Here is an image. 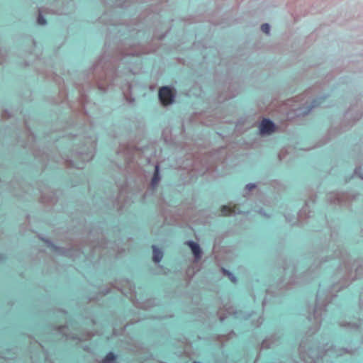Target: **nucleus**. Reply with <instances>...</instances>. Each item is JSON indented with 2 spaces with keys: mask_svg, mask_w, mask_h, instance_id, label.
Returning a JSON list of instances; mask_svg holds the SVG:
<instances>
[{
  "mask_svg": "<svg viewBox=\"0 0 363 363\" xmlns=\"http://www.w3.org/2000/svg\"><path fill=\"white\" fill-rule=\"evenodd\" d=\"M321 260H315L313 266L303 273L301 278L294 274L289 277V280L283 286L289 287L291 284H299L313 279L316 273L315 270L327 268L328 266H337L336 277L340 278L338 283L333 284L328 291L319 289L316 296V303L313 314L308 316V320H313V326L310 330L312 333L317 331L322 322L323 315H325L329 304L332 303L336 295L335 293L347 287L352 280L358 279L363 275V264L362 261L354 260L351 264V258L345 250L341 248L339 241L331 235L328 247L321 251Z\"/></svg>",
  "mask_w": 363,
  "mask_h": 363,
  "instance_id": "f257e3e1",
  "label": "nucleus"
},
{
  "mask_svg": "<svg viewBox=\"0 0 363 363\" xmlns=\"http://www.w3.org/2000/svg\"><path fill=\"white\" fill-rule=\"evenodd\" d=\"M105 46L107 49L110 47L107 43ZM147 52V49L143 46H132L126 42L113 50H106L94 65L82 87L86 91V89L97 87L99 90L105 91L109 86H118L123 98L132 104L134 99L130 94L132 85L130 77L135 73L133 65L139 60V55Z\"/></svg>",
  "mask_w": 363,
  "mask_h": 363,
  "instance_id": "f03ea898",
  "label": "nucleus"
},
{
  "mask_svg": "<svg viewBox=\"0 0 363 363\" xmlns=\"http://www.w3.org/2000/svg\"><path fill=\"white\" fill-rule=\"evenodd\" d=\"M105 46L107 49L110 47L107 43ZM147 52V49L143 46H132L126 42L113 50H106L94 65L82 87L86 91V89L97 87L99 90L105 91L109 86H118L123 98L132 104L134 99L130 94L132 85L130 77L135 73L133 65L139 60V55Z\"/></svg>",
  "mask_w": 363,
  "mask_h": 363,
  "instance_id": "7ed1b4c3",
  "label": "nucleus"
},
{
  "mask_svg": "<svg viewBox=\"0 0 363 363\" xmlns=\"http://www.w3.org/2000/svg\"><path fill=\"white\" fill-rule=\"evenodd\" d=\"M79 95L76 105H70L74 118L64 127V140H69L72 150L69 155H62L61 160L69 167L83 169L85 163L94 157L96 138L90 116L89 106L92 104L84 87L79 88Z\"/></svg>",
  "mask_w": 363,
  "mask_h": 363,
  "instance_id": "20e7f679",
  "label": "nucleus"
},
{
  "mask_svg": "<svg viewBox=\"0 0 363 363\" xmlns=\"http://www.w3.org/2000/svg\"><path fill=\"white\" fill-rule=\"evenodd\" d=\"M313 89L306 90L304 93L295 97L296 102L300 104L299 107L295 108L297 116L307 115L313 108L323 104L325 96H318L315 99H311Z\"/></svg>",
  "mask_w": 363,
  "mask_h": 363,
  "instance_id": "39448f33",
  "label": "nucleus"
},
{
  "mask_svg": "<svg viewBox=\"0 0 363 363\" xmlns=\"http://www.w3.org/2000/svg\"><path fill=\"white\" fill-rule=\"evenodd\" d=\"M360 314L359 318H345L344 320H340V327L345 328L346 330L354 332L363 337V299L360 296Z\"/></svg>",
  "mask_w": 363,
  "mask_h": 363,
  "instance_id": "423d86ee",
  "label": "nucleus"
},
{
  "mask_svg": "<svg viewBox=\"0 0 363 363\" xmlns=\"http://www.w3.org/2000/svg\"><path fill=\"white\" fill-rule=\"evenodd\" d=\"M311 202L313 203V201L311 200L308 201L306 203L305 206L301 208V210H300V211L298 213H296V216H293L292 217H291V216L289 214H285L284 217L286 218V220L288 223H291L292 225H294L296 223L302 224L303 223V220L305 218L311 217V215H310V213H311V211L310 210V203Z\"/></svg>",
  "mask_w": 363,
  "mask_h": 363,
  "instance_id": "0eeeda50",
  "label": "nucleus"
},
{
  "mask_svg": "<svg viewBox=\"0 0 363 363\" xmlns=\"http://www.w3.org/2000/svg\"><path fill=\"white\" fill-rule=\"evenodd\" d=\"M45 242L47 244L48 247L49 248H50L52 252H53L56 254L60 255L65 256V257H74L79 253H83V254L85 253L84 249L82 247H79L77 250H74L72 247V248H65V247H57V246L55 245L49 240H45Z\"/></svg>",
  "mask_w": 363,
  "mask_h": 363,
  "instance_id": "6e6552de",
  "label": "nucleus"
},
{
  "mask_svg": "<svg viewBox=\"0 0 363 363\" xmlns=\"http://www.w3.org/2000/svg\"><path fill=\"white\" fill-rule=\"evenodd\" d=\"M357 196L353 193H330L327 199L333 204L346 205L349 201L355 200Z\"/></svg>",
  "mask_w": 363,
  "mask_h": 363,
  "instance_id": "1a4fd4ad",
  "label": "nucleus"
},
{
  "mask_svg": "<svg viewBox=\"0 0 363 363\" xmlns=\"http://www.w3.org/2000/svg\"><path fill=\"white\" fill-rule=\"evenodd\" d=\"M135 150L130 146H123L120 148L118 152V155L124 159L125 169L128 171V169H131L132 167H135Z\"/></svg>",
  "mask_w": 363,
  "mask_h": 363,
  "instance_id": "9d476101",
  "label": "nucleus"
},
{
  "mask_svg": "<svg viewBox=\"0 0 363 363\" xmlns=\"http://www.w3.org/2000/svg\"><path fill=\"white\" fill-rule=\"evenodd\" d=\"M67 326H60L55 329V331L62 335L63 337H65L67 339H72L78 341H85L89 340L92 335L90 333H87L85 334H79L78 333H68L67 332Z\"/></svg>",
  "mask_w": 363,
  "mask_h": 363,
  "instance_id": "9b49d317",
  "label": "nucleus"
},
{
  "mask_svg": "<svg viewBox=\"0 0 363 363\" xmlns=\"http://www.w3.org/2000/svg\"><path fill=\"white\" fill-rule=\"evenodd\" d=\"M158 96L161 104L164 106H167L174 102L175 93L172 88L163 86L160 89Z\"/></svg>",
  "mask_w": 363,
  "mask_h": 363,
  "instance_id": "f8f14e48",
  "label": "nucleus"
},
{
  "mask_svg": "<svg viewBox=\"0 0 363 363\" xmlns=\"http://www.w3.org/2000/svg\"><path fill=\"white\" fill-rule=\"evenodd\" d=\"M275 129L274 123L269 118H264L259 125V134L262 136L271 135Z\"/></svg>",
  "mask_w": 363,
  "mask_h": 363,
  "instance_id": "ddd939ff",
  "label": "nucleus"
},
{
  "mask_svg": "<svg viewBox=\"0 0 363 363\" xmlns=\"http://www.w3.org/2000/svg\"><path fill=\"white\" fill-rule=\"evenodd\" d=\"M161 180V174H160V166L158 164H156L155 166V170L153 172L152 177L151 179L150 188L147 189V191L144 194V199L146 198V196L149 194V193L153 192L157 186L160 182Z\"/></svg>",
  "mask_w": 363,
  "mask_h": 363,
  "instance_id": "4468645a",
  "label": "nucleus"
},
{
  "mask_svg": "<svg viewBox=\"0 0 363 363\" xmlns=\"http://www.w3.org/2000/svg\"><path fill=\"white\" fill-rule=\"evenodd\" d=\"M247 212L248 210L241 209L236 204H234L233 206H232L231 204L223 206L220 209V213L222 216H232L235 214L245 213Z\"/></svg>",
  "mask_w": 363,
  "mask_h": 363,
  "instance_id": "2eb2a0df",
  "label": "nucleus"
},
{
  "mask_svg": "<svg viewBox=\"0 0 363 363\" xmlns=\"http://www.w3.org/2000/svg\"><path fill=\"white\" fill-rule=\"evenodd\" d=\"M185 245H186L191 249L195 262H198L201 258L203 254L202 250L199 245L193 240L186 241Z\"/></svg>",
  "mask_w": 363,
  "mask_h": 363,
  "instance_id": "dca6fc26",
  "label": "nucleus"
},
{
  "mask_svg": "<svg viewBox=\"0 0 363 363\" xmlns=\"http://www.w3.org/2000/svg\"><path fill=\"white\" fill-rule=\"evenodd\" d=\"M362 116V106L350 108L346 113V117L352 118L354 121H358Z\"/></svg>",
  "mask_w": 363,
  "mask_h": 363,
  "instance_id": "f3484780",
  "label": "nucleus"
},
{
  "mask_svg": "<svg viewBox=\"0 0 363 363\" xmlns=\"http://www.w3.org/2000/svg\"><path fill=\"white\" fill-rule=\"evenodd\" d=\"M108 247V244L103 238L97 239V240H90L89 248L96 252L98 249H104Z\"/></svg>",
  "mask_w": 363,
  "mask_h": 363,
  "instance_id": "a211bd4d",
  "label": "nucleus"
},
{
  "mask_svg": "<svg viewBox=\"0 0 363 363\" xmlns=\"http://www.w3.org/2000/svg\"><path fill=\"white\" fill-rule=\"evenodd\" d=\"M25 126L26 128V134L28 136V139L27 141L24 143L23 147H28L29 149H33V143L35 142V136L28 127L26 122L25 123Z\"/></svg>",
  "mask_w": 363,
  "mask_h": 363,
  "instance_id": "6ab92c4d",
  "label": "nucleus"
},
{
  "mask_svg": "<svg viewBox=\"0 0 363 363\" xmlns=\"http://www.w3.org/2000/svg\"><path fill=\"white\" fill-rule=\"evenodd\" d=\"M225 311L227 315H233L236 318H244L245 320H247L250 318L253 314H247V315H243L242 311H236L233 307H226Z\"/></svg>",
  "mask_w": 363,
  "mask_h": 363,
  "instance_id": "aec40b11",
  "label": "nucleus"
},
{
  "mask_svg": "<svg viewBox=\"0 0 363 363\" xmlns=\"http://www.w3.org/2000/svg\"><path fill=\"white\" fill-rule=\"evenodd\" d=\"M152 259L155 263H159L163 257V252L157 248L155 245H152Z\"/></svg>",
  "mask_w": 363,
  "mask_h": 363,
  "instance_id": "412c9836",
  "label": "nucleus"
},
{
  "mask_svg": "<svg viewBox=\"0 0 363 363\" xmlns=\"http://www.w3.org/2000/svg\"><path fill=\"white\" fill-rule=\"evenodd\" d=\"M276 341L274 336L264 340L261 345V349H268L274 347V345H276Z\"/></svg>",
  "mask_w": 363,
  "mask_h": 363,
  "instance_id": "4be33fe9",
  "label": "nucleus"
},
{
  "mask_svg": "<svg viewBox=\"0 0 363 363\" xmlns=\"http://www.w3.org/2000/svg\"><path fill=\"white\" fill-rule=\"evenodd\" d=\"M116 357V355L113 352H109L103 359V363H113Z\"/></svg>",
  "mask_w": 363,
  "mask_h": 363,
  "instance_id": "5701e85b",
  "label": "nucleus"
},
{
  "mask_svg": "<svg viewBox=\"0 0 363 363\" xmlns=\"http://www.w3.org/2000/svg\"><path fill=\"white\" fill-rule=\"evenodd\" d=\"M128 1L129 0H116V1L113 3V6L120 8H125L129 6L128 4Z\"/></svg>",
  "mask_w": 363,
  "mask_h": 363,
  "instance_id": "b1692460",
  "label": "nucleus"
},
{
  "mask_svg": "<svg viewBox=\"0 0 363 363\" xmlns=\"http://www.w3.org/2000/svg\"><path fill=\"white\" fill-rule=\"evenodd\" d=\"M41 199L43 202L53 203L55 201L54 197L52 196H47L44 193H42Z\"/></svg>",
  "mask_w": 363,
  "mask_h": 363,
  "instance_id": "393cba45",
  "label": "nucleus"
},
{
  "mask_svg": "<svg viewBox=\"0 0 363 363\" xmlns=\"http://www.w3.org/2000/svg\"><path fill=\"white\" fill-rule=\"evenodd\" d=\"M223 274H226L228 276L230 280L233 282V283H235L237 279H236V277L230 272H228V270L226 269H223Z\"/></svg>",
  "mask_w": 363,
  "mask_h": 363,
  "instance_id": "a878e982",
  "label": "nucleus"
},
{
  "mask_svg": "<svg viewBox=\"0 0 363 363\" xmlns=\"http://www.w3.org/2000/svg\"><path fill=\"white\" fill-rule=\"evenodd\" d=\"M37 22L39 25L44 26L46 24V20L45 18L41 15L40 11L39 10V15L37 19Z\"/></svg>",
  "mask_w": 363,
  "mask_h": 363,
  "instance_id": "bb28decb",
  "label": "nucleus"
},
{
  "mask_svg": "<svg viewBox=\"0 0 363 363\" xmlns=\"http://www.w3.org/2000/svg\"><path fill=\"white\" fill-rule=\"evenodd\" d=\"M261 30L263 33L269 34L270 31V26L268 23H264L261 26Z\"/></svg>",
  "mask_w": 363,
  "mask_h": 363,
  "instance_id": "cd10ccee",
  "label": "nucleus"
},
{
  "mask_svg": "<svg viewBox=\"0 0 363 363\" xmlns=\"http://www.w3.org/2000/svg\"><path fill=\"white\" fill-rule=\"evenodd\" d=\"M354 174L355 176L359 177L360 179L363 180V173H362L361 167H357L354 169Z\"/></svg>",
  "mask_w": 363,
  "mask_h": 363,
  "instance_id": "c85d7f7f",
  "label": "nucleus"
},
{
  "mask_svg": "<svg viewBox=\"0 0 363 363\" xmlns=\"http://www.w3.org/2000/svg\"><path fill=\"white\" fill-rule=\"evenodd\" d=\"M256 186H257L256 184H253V183H250V184H247L245 186L246 193L250 192L252 189H255Z\"/></svg>",
  "mask_w": 363,
  "mask_h": 363,
  "instance_id": "c756f323",
  "label": "nucleus"
},
{
  "mask_svg": "<svg viewBox=\"0 0 363 363\" xmlns=\"http://www.w3.org/2000/svg\"><path fill=\"white\" fill-rule=\"evenodd\" d=\"M54 12L56 13H58V14H67L68 13V12L66 11L64 9H57V10L55 11Z\"/></svg>",
  "mask_w": 363,
  "mask_h": 363,
  "instance_id": "7c9ffc66",
  "label": "nucleus"
},
{
  "mask_svg": "<svg viewBox=\"0 0 363 363\" xmlns=\"http://www.w3.org/2000/svg\"><path fill=\"white\" fill-rule=\"evenodd\" d=\"M262 322H263V318H262V317L259 316L257 320L255 325L257 327H258L259 325H261L262 323Z\"/></svg>",
  "mask_w": 363,
  "mask_h": 363,
  "instance_id": "2f4dec72",
  "label": "nucleus"
},
{
  "mask_svg": "<svg viewBox=\"0 0 363 363\" xmlns=\"http://www.w3.org/2000/svg\"><path fill=\"white\" fill-rule=\"evenodd\" d=\"M3 117L4 118H10L11 117V115L10 113L8 112L7 110H4V112H3Z\"/></svg>",
  "mask_w": 363,
  "mask_h": 363,
  "instance_id": "473e14b6",
  "label": "nucleus"
},
{
  "mask_svg": "<svg viewBox=\"0 0 363 363\" xmlns=\"http://www.w3.org/2000/svg\"><path fill=\"white\" fill-rule=\"evenodd\" d=\"M290 271V268L289 267H284V272H285V275L287 274L288 272ZM291 272H294V267H293L291 270Z\"/></svg>",
  "mask_w": 363,
  "mask_h": 363,
  "instance_id": "72a5a7b5",
  "label": "nucleus"
},
{
  "mask_svg": "<svg viewBox=\"0 0 363 363\" xmlns=\"http://www.w3.org/2000/svg\"><path fill=\"white\" fill-rule=\"evenodd\" d=\"M235 94H233V93H230V94H228L226 95V96L224 98V99H230V98H233L234 96H235Z\"/></svg>",
  "mask_w": 363,
  "mask_h": 363,
  "instance_id": "f704fd0d",
  "label": "nucleus"
},
{
  "mask_svg": "<svg viewBox=\"0 0 363 363\" xmlns=\"http://www.w3.org/2000/svg\"><path fill=\"white\" fill-rule=\"evenodd\" d=\"M123 194V189H121L119 196L118 197V203H119V200L121 199Z\"/></svg>",
  "mask_w": 363,
  "mask_h": 363,
  "instance_id": "c9c22d12",
  "label": "nucleus"
},
{
  "mask_svg": "<svg viewBox=\"0 0 363 363\" xmlns=\"http://www.w3.org/2000/svg\"><path fill=\"white\" fill-rule=\"evenodd\" d=\"M259 213L264 217H269L262 209H259Z\"/></svg>",
  "mask_w": 363,
  "mask_h": 363,
  "instance_id": "e433bc0d",
  "label": "nucleus"
},
{
  "mask_svg": "<svg viewBox=\"0 0 363 363\" xmlns=\"http://www.w3.org/2000/svg\"><path fill=\"white\" fill-rule=\"evenodd\" d=\"M119 27H120V26H114V28H113V30H117V31H118V33H121V29Z\"/></svg>",
  "mask_w": 363,
  "mask_h": 363,
  "instance_id": "4c0bfd02",
  "label": "nucleus"
},
{
  "mask_svg": "<svg viewBox=\"0 0 363 363\" xmlns=\"http://www.w3.org/2000/svg\"><path fill=\"white\" fill-rule=\"evenodd\" d=\"M267 304V298H265L262 301V306L263 307L265 306Z\"/></svg>",
  "mask_w": 363,
  "mask_h": 363,
  "instance_id": "58836bf2",
  "label": "nucleus"
},
{
  "mask_svg": "<svg viewBox=\"0 0 363 363\" xmlns=\"http://www.w3.org/2000/svg\"><path fill=\"white\" fill-rule=\"evenodd\" d=\"M227 317L226 316H223V315H220V321H223L225 318H226Z\"/></svg>",
  "mask_w": 363,
  "mask_h": 363,
  "instance_id": "ea45409f",
  "label": "nucleus"
},
{
  "mask_svg": "<svg viewBox=\"0 0 363 363\" xmlns=\"http://www.w3.org/2000/svg\"><path fill=\"white\" fill-rule=\"evenodd\" d=\"M109 293H111V289H108V290H106V291L104 292V294H109Z\"/></svg>",
  "mask_w": 363,
  "mask_h": 363,
  "instance_id": "a19ab883",
  "label": "nucleus"
},
{
  "mask_svg": "<svg viewBox=\"0 0 363 363\" xmlns=\"http://www.w3.org/2000/svg\"><path fill=\"white\" fill-rule=\"evenodd\" d=\"M4 256L0 254V262L2 261L4 259Z\"/></svg>",
  "mask_w": 363,
  "mask_h": 363,
  "instance_id": "79ce46f5",
  "label": "nucleus"
},
{
  "mask_svg": "<svg viewBox=\"0 0 363 363\" xmlns=\"http://www.w3.org/2000/svg\"><path fill=\"white\" fill-rule=\"evenodd\" d=\"M164 35H165L164 34V35H162V36H160V37L159 38H160V40H162V39L164 37Z\"/></svg>",
  "mask_w": 363,
  "mask_h": 363,
  "instance_id": "37998d69",
  "label": "nucleus"
},
{
  "mask_svg": "<svg viewBox=\"0 0 363 363\" xmlns=\"http://www.w3.org/2000/svg\"><path fill=\"white\" fill-rule=\"evenodd\" d=\"M325 82H324V86H323V87H322V89H323V90H325Z\"/></svg>",
  "mask_w": 363,
  "mask_h": 363,
  "instance_id": "c03bdc74",
  "label": "nucleus"
},
{
  "mask_svg": "<svg viewBox=\"0 0 363 363\" xmlns=\"http://www.w3.org/2000/svg\"><path fill=\"white\" fill-rule=\"evenodd\" d=\"M3 62L2 59H0V64Z\"/></svg>",
  "mask_w": 363,
  "mask_h": 363,
  "instance_id": "a18cd8bd",
  "label": "nucleus"
}]
</instances>
